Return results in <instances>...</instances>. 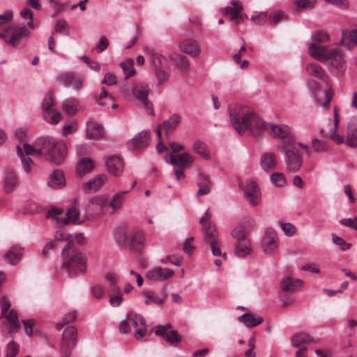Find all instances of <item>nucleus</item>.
Listing matches in <instances>:
<instances>
[{"mask_svg":"<svg viewBox=\"0 0 357 357\" xmlns=\"http://www.w3.org/2000/svg\"><path fill=\"white\" fill-rule=\"evenodd\" d=\"M229 114L232 126L239 135L248 131L252 135L258 137L268 131V124L264 122L255 112L245 106L231 105Z\"/></svg>","mask_w":357,"mask_h":357,"instance_id":"nucleus-1","label":"nucleus"},{"mask_svg":"<svg viewBox=\"0 0 357 357\" xmlns=\"http://www.w3.org/2000/svg\"><path fill=\"white\" fill-rule=\"evenodd\" d=\"M37 144L43 149V155L52 164L59 165L64 161L67 148L63 142L51 137H43L38 139Z\"/></svg>","mask_w":357,"mask_h":357,"instance_id":"nucleus-2","label":"nucleus"},{"mask_svg":"<svg viewBox=\"0 0 357 357\" xmlns=\"http://www.w3.org/2000/svg\"><path fill=\"white\" fill-rule=\"evenodd\" d=\"M61 256L63 264L70 275L85 271L86 257L74 249L73 243H67L63 248Z\"/></svg>","mask_w":357,"mask_h":357,"instance_id":"nucleus-3","label":"nucleus"},{"mask_svg":"<svg viewBox=\"0 0 357 357\" xmlns=\"http://www.w3.org/2000/svg\"><path fill=\"white\" fill-rule=\"evenodd\" d=\"M2 300L1 312L3 314L4 320L2 321L1 330L2 335L7 337L8 334L17 333L20 328V324L17 313L13 310H11L8 313H6L10 308V303L5 296L2 298Z\"/></svg>","mask_w":357,"mask_h":357,"instance_id":"nucleus-4","label":"nucleus"},{"mask_svg":"<svg viewBox=\"0 0 357 357\" xmlns=\"http://www.w3.org/2000/svg\"><path fill=\"white\" fill-rule=\"evenodd\" d=\"M280 151L284 154L287 170L291 172L299 171L303 165V154L295 146V144L291 146H284Z\"/></svg>","mask_w":357,"mask_h":357,"instance_id":"nucleus-5","label":"nucleus"},{"mask_svg":"<svg viewBox=\"0 0 357 357\" xmlns=\"http://www.w3.org/2000/svg\"><path fill=\"white\" fill-rule=\"evenodd\" d=\"M86 218L92 215H100L109 211V201L105 196H96L88 201L86 204Z\"/></svg>","mask_w":357,"mask_h":357,"instance_id":"nucleus-6","label":"nucleus"},{"mask_svg":"<svg viewBox=\"0 0 357 357\" xmlns=\"http://www.w3.org/2000/svg\"><path fill=\"white\" fill-rule=\"evenodd\" d=\"M268 131H271L275 137L282 140L281 144L278 146V150L284 146H291L295 143L294 138L291 135V128L287 125L269 123Z\"/></svg>","mask_w":357,"mask_h":357,"instance_id":"nucleus-7","label":"nucleus"},{"mask_svg":"<svg viewBox=\"0 0 357 357\" xmlns=\"http://www.w3.org/2000/svg\"><path fill=\"white\" fill-rule=\"evenodd\" d=\"M9 37L6 39V43L15 48H22L25 45L23 40L30 34V29L27 26H15L8 29Z\"/></svg>","mask_w":357,"mask_h":357,"instance_id":"nucleus-8","label":"nucleus"},{"mask_svg":"<svg viewBox=\"0 0 357 357\" xmlns=\"http://www.w3.org/2000/svg\"><path fill=\"white\" fill-rule=\"evenodd\" d=\"M54 105V101L52 94H47L42 103L44 119L49 123L57 124L62 119V114L52 108Z\"/></svg>","mask_w":357,"mask_h":357,"instance_id":"nucleus-9","label":"nucleus"},{"mask_svg":"<svg viewBox=\"0 0 357 357\" xmlns=\"http://www.w3.org/2000/svg\"><path fill=\"white\" fill-rule=\"evenodd\" d=\"M204 241L209 244L212 254L214 256H221L220 243L218 239V233L215 226H204Z\"/></svg>","mask_w":357,"mask_h":357,"instance_id":"nucleus-10","label":"nucleus"},{"mask_svg":"<svg viewBox=\"0 0 357 357\" xmlns=\"http://www.w3.org/2000/svg\"><path fill=\"white\" fill-rule=\"evenodd\" d=\"M238 185L243 189L245 197L250 204L256 206L259 204L260 193L255 181L252 180H247L245 183L239 181Z\"/></svg>","mask_w":357,"mask_h":357,"instance_id":"nucleus-11","label":"nucleus"},{"mask_svg":"<svg viewBox=\"0 0 357 357\" xmlns=\"http://www.w3.org/2000/svg\"><path fill=\"white\" fill-rule=\"evenodd\" d=\"M128 314L131 327L135 328V337L138 340H142L147 333V325L144 317L132 312Z\"/></svg>","mask_w":357,"mask_h":357,"instance_id":"nucleus-12","label":"nucleus"},{"mask_svg":"<svg viewBox=\"0 0 357 357\" xmlns=\"http://www.w3.org/2000/svg\"><path fill=\"white\" fill-rule=\"evenodd\" d=\"M328 61L330 62L331 70L333 73L337 75H342L344 73L347 64L339 49L333 48L331 50V54Z\"/></svg>","mask_w":357,"mask_h":357,"instance_id":"nucleus-13","label":"nucleus"},{"mask_svg":"<svg viewBox=\"0 0 357 357\" xmlns=\"http://www.w3.org/2000/svg\"><path fill=\"white\" fill-rule=\"evenodd\" d=\"M151 142L150 131L143 130L135 135L127 142L128 148L132 151H141L146 148Z\"/></svg>","mask_w":357,"mask_h":357,"instance_id":"nucleus-14","label":"nucleus"},{"mask_svg":"<svg viewBox=\"0 0 357 357\" xmlns=\"http://www.w3.org/2000/svg\"><path fill=\"white\" fill-rule=\"evenodd\" d=\"M261 244L265 254L273 253L278 247V237L276 231L272 228L266 229Z\"/></svg>","mask_w":357,"mask_h":357,"instance_id":"nucleus-15","label":"nucleus"},{"mask_svg":"<svg viewBox=\"0 0 357 357\" xmlns=\"http://www.w3.org/2000/svg\"><path fill=\"white\" fill-rule=\"evenodd\" d=\"M165 161L174 165V167L186 169L192 165L194 158L188 153L177 155L172 153L169 156L165 157Z\"/></svg>","mask_w":357,"mask_h":357,"instance_id":"nucleus-16","label":"nucleus"},{"mask_svg":"<svg viewBox=\"0 0 357 357\" xmlns=\"http://www.w3.org/2000/svg\"><path fill=\"white\" fill-rule=\"evenodd\" d=\"M132 93L136 98H137L145 107L150 111L152 115H154V111L152 105L149 102L147 96L149 93V87L146 84H139L135 85L132 89Z\"/></svg>","mask_w":357,"mask_h":357,"instance_id":"nucleus-17","label":"nucleus"},{"mask_svg":"<svg viewBox=\"0 0 357 357\" xmlns=\"http://www.w3.org/2000/svg\"><path fill=\"white\" fill-rule=\"evenodd\" d=\"M243 10L241 3L238 0H231V6H227L221 9L222 15L231 14V20L236 24L244 21L243 15L241 13Z\"/></svg>","mask_w":357,"mask_h":357,"instance_id":"nucleus-18","label":"nucleus"},{"mask_svg":"<svg viewBox=\"0 0 357 357\" xmlns=\"http://www.w3.org/2000/svg\"><path fill=\"white\" fill-rule=\"evenodd\" d=\"M308 53L318 61L326 62L331 54V50H328L326 46L310 43L308 46Z\"/></svg>","mask_w":357,"mask_h":357,"instance_id":"nucleus-19","label":"nucleus"},{"mask_svg":"<svg viewBox=\"0 0 357 357\" xmlns=\"http://www.w3.org/2000/svg\"><path fill=\"white\" fill-rule=\"evenodd\" d=\"M259 164L261 169L266 172H270L278 166V157L273 152H265L261 155Z\"/></svg>","mask_w":357,"mask_h":357,"instance_id":"nucleus-20","label":"nucleus"},{"mask_svg":"<svg viewBox=\"0 0 357 357\" xmlns=\"http://www.w3.org/2000/svg\"><path fill=\"white\" fill-rule=\"evenodd\" d=\"M179 50L191 56L195 57L201 53V46L198 40L189 38L183 40L179 45Z\"/></svg>","mask_w":357,"mask_h":357,"instance_id":"nucleus-21","label":"nucleus"},{"mask_svg":"<svg viewBox=\"0 0 357 357\" xmlns=\"http://www.w3.org/2000/svg\"><path fill=\"white\" fill-rule=\"evenodd\" d=\"M24 248L20 245H13L10 247L3 258L12 266L17 264L22 259Z\"/></svg>","mask_w":357,"mask_h":357,"instance_id":"nucleus-22","label":"nucleus"},{"mask_svg":"<svg viewBox=\"0 0 357 357\" xmlns=\"http://www.w3.org/2000/svg\"><path fill=\"white\" fill-rule=\"evenodd\" d=\"M107 181V177L105 174H99L89 179L84 185L83 188L86 192H96L106 183Z\"/></svg>","mask_w":357,"mask_h":357,"instance_id":"nucleus-23","label":"nucleus"},{"mask_svg":"<svg viewBox=\"0 0 357 357\" xmlns=\"http://www.w3.org/2000/svg\"><path fill=\"white\" fill-rule=\"evenodd\" d=\"M340 44L351 50L354 45H357V29H343Z\"/></svg>","mask_w":357,"mask_h":357,"instance_id":"nucleus-24","label":"nucleus"},{"mask_svg":"<svg viewBox=\"0 0 357 357\" xmlns=\"http://www.w3.org/2000/svg\"><path fill=\"white\" fill-rule=\"evenodd\" d=\"M346 144L350 147L357 146V117L351 118L348 123Z\"/></svg>","mask_w":357,"mask_h":357,"instance_id":"nucleus-25","label":"nucleus"},{"mask_svg":"<svg viewBox=\"0 0 357 357\" xmlns=\"http://www.w3.org/2000/svg\"><path fill=\"white\" fill-rule=\"evenodd\" d=\"M108 172L114 176H119L123 170L124 162L119 156H112L106 162Z\"/></svg>","mask_w":357,"mask_h":357,"instance_id":"nucleus-26","label":"nucleus"},{"mask_svg":"<svg viewBox=\"0 0 357 357\" xmlns=\"http://www.w3.org/2000/svg\"><path fill=\"white\" fill-rule=\"evenodd\" d=\"M18 178L16 174L10 170L4 172L3 190L6 193L15 190L18 186Z\"/></svg>","mask_w":357,"mask_h":357,"instance_id":"nucleus-27","label":"nucleus"},{"mask_svg":"<svg viewBox=\"0 0 357 357\" xmlns=\"http://www.w3.org/2000/svg\"><path fill=\"white\" fill-rule=\"evenodd\" d=\"M340 119H339V115L337 114V107H334V128L333 130H331L330 132H325L324 130H321L320 132L324 135L326 137H329L333 141H334L336 144H340L343 143L344 138L342 136L340 135L337 133V130L338 129V125H339Z\"/></svg>","mask_w":357,"mask_h":357,"instance_id":"nucleus-28","label":"nucleus"},{"mask_svg":"<svg viewBox=\"0 0 357 357\" xmlns=\"http://www.w3.org/2000/svg\"><path fill=\"white\" fill-rule=\"evenodd\" d=\"M181 121V116L178 114H174L161 124V127L162 128V130H165L167 137H169V136L174 132Z\"/></svg>","mask_w":357,"mask_h":357,"instance_id":"nucleus-29","label":"nucleus"},{"mask_svg":"<svg viewBox=\"0 0 357 357\" xmlns=\"http://www.w3.org/2000/svg\"><path fill=\"white\" fill-rule=\"evenodd\" d=\"M317 86V83L315 82L308 84L309 89L313 95L317 105L326 107L333 99V92L331 89L326 91L324 92L325 100L322 101L319 98V94L316 92Z\"/></svg>","mask_w":357,"mask_h":357,"instance_id":"nucleus-30","label":"nucleus"},{"mask_svg":"<svg viewBox=\"0 0 357 357\" xmlns=\"http://www.w3.org/2000/svg\"><path fill=\"white\" fill-rule=\"evenodd\" d=\"M78 202V198H74L73 205L68 208L66 213V218L64 220V223L66 225L70 222L73 224H80L82 222V220H80V213L76 207Z\"/></svg>","mask_w":357,"mask_h":357,"instance_id":"nucleus-31","label":"nucleus"},{"mask_svg":"<svg viewBox=\"0 0 357 357\" xmlns=\"http://www.w3.org/2000/svg\"><path fill=\"white\" fill-rule=\"evenodd\" d=\"M61 105L63 110L69 116H74L78 111L82 109L79 101L74 98L66 99Z\"/></svg>","mask_w":357,"mask_h":357,"instance_id":"nucleus-32","label":"nucleus"},{"mask_svg":"<svg viewBox=\"0 0 357 357\" xmlns=\"http://www.w3.org/2000/svg\"><path fill=\"white\" fill-rule=\"evenodd\" d=\"M281 289L285 292H293L298 291L303 284L301 280H294L290 277H284L281 280Z\"/></svg>","mask_w":357,"mask_h":357,"instance_id":"nucleus-33","label":"nucleus"},{"mask_svg":"<svg viewBox=\"0 0 357 357\" xmlns=\"http://www.w3.org/2000/svg\"><path fill=\"white\" fill-rule=\"evenodd\" d=\"M238 321L248 328H253L261 324L264 319L261 316L253 313H245L238 317Z\"/></svg>","mask_w":357,"mask_h":357,"instance_id":"nucleus-34","label":"nucleus"},{"mask_svg":"<svg viewBox=\"0 0 357 357\" xmlns=\"http://www.w3.org/2000/svg\"><path fill=\"white\" fill-rule=\"evenodd\" d=\"M104 135V130L101 125L93 123L88 124L86 128V136L89 139H98Z\"/></svg>","mask_w":357,"mask_h":357,"instance_id":"nucleus-35","label":"nucleus"},{"mask_svg":"<svg viewBox=\"0 0 357 357\" xmlns=\"http://www.w3.org/2000/svg\"><path fill=\"white\" fill-rule=\"evenodd\" d=\"M93 168V161L89 158H83L77 164V173L79 176H83L91 172Z\"/></svg>","mask_w":357,"mask_h":357,"instance_id":"nucleus-36","label":"nucleus"},{"mask_svg":"<svg viewBox=\"0 0 357 357\" xmlns=\"http://www.w3.org/2000/svg\"><path fill=\"white\" fill-rule=\"evenodd\" d=\"M251 252V245L250 241L247 238H241L236 242L235 254L238 257H243L249 255Z\"/></svg>","mask_w":357,"mask_h":357,"instance_id":"nucleus-37","label":"nucleus"},{"mask_svg":"<svg viewBox=\"0 0 357 357\" xmlns=\"http://www.w3.org/2000/svg\"><path fill=\"white\" fill-rule=\"evenodd\" d=\"M50 187L52 188H60L66 185V181L63 172L61 170H55L50 175L48 182Z\"/></svg>","mask_w":357,"mask_h":357,"instance_id":"nucleus-38","label":"nucleus"},{"mask_svg":"<svg viewBox=\"0 0 357 357\" xmlns=\"http://www.w3.org/2000/svg\"><path fill=\"white\" fill-rule=\"evenodd\" d=\"M168 58L169 59L175 63L176 68L181 73L188 72L190 68V64L188 60L185 57L176 54H173L169 55Z\"/></svg>","mask_w":357,"mask_h":357,"instance_id":"nucleus-39","label":"nucleus"},{"mask_svg":"<svg viewBox=\"0 0 357 357\" xmlns=\"http://www.w3.org/2000/svg\"><path fill=\"white\" fill-rule=\"evenodd\" d=\"M129 190L118 192L114 195L112 200L109 202V206L112 208L111 213L121 208L122 204L125 199V195Z\"/></svg>","mask_w":357,"mask_h":357,"instance_id":"nucleus-40","label":"nucleus"},{"mask_svg":"<svg viewBox=\"0 0 357 357\" xmlns=\"http://www.w3.org/2000/svg\"><path fill=\"white\" fill-rule=\"evenodd\" d=\"M192 150L204 159H210L209 149L206 143L199 140L195 142L192 144Z\"/></svg>","mask_w":357,"mask_h":357,"instance_id":"nucleus-41","label":"nucleus"},{"mask_svg":"<svg viewBox=\"0 0 357 357\" xmlns=\"http://www.w3.org/2000/svg\"><path fill=\"white\" fill-rule=\"evenodd\" d=\"M63 340L65 342L68 343V347L70 344L74 347L77 342V329L74 326L67 327L63 333Z\"/></svg>","mask_w":357,"mask_h":357,"instance_id":"nucleus-42","label":"nucleus"},{"mask_svg":"<svg viewBox=\"0 0 357 357\" xmlns=\"http://www.w3.org/2000/svg\"><path fill=\"white\" fill-rule=\"evenodd\" d=\"M306 72L317 79H322L325 77V72L322 67L315 63H308L305 67Z\"/></svg>","mask_w":357,"mask_h":357,"instance_id":"nucleus-43","label":"nucleus"},{"mask_svg":"<svg viewBox=\"0 0 357 357\" xmlns=\"http://www.w3.org/2000/svg\"><path fill=\"white\" fill-rule=\"evenodd\" d=\"M38 142V139L35 142L33 146L26 143L24 144L23 149L26 155H32L39 158L43 155V149L37 144Z\"/></svg>","mask_w":357,"mask_h":357,"instance_id":"nucleus-44","label":"nucleus"},{"mask_svg":"<svg viewBox=\"0 0 357 357\" xmlns=\"http://www.w3.org/2000/svg\"><path fill=\"white\" fill-rule=\"evenodd\" d=\"M16 149L17 154L21 159L24 170L26 173L30 172L31 170V167L33 165V160L30 158L26 156L24 154L22 149L21 148L20 145H17Z\"/></svg>","mask_w":357,"mask_h":357,"instance_id":"nucleus-45","label":"nucleus"},{"mask_svg":"<svg viewBox=\"0 0 357 357\" xmlns=\"http://www.w3.org/2000/svg\"><path fill=\"white\" fill-rule=\"evenodd\" d=\"M167 59L159 54V53H153L151 56V62L153 66V68H166Z\"/></svg>","mask_w":357,"mask_h":357,"instance_id":"nucleus-46","label":"nucleus"},{"mask_svg":"<svg viewBox=\"0 0 357 357\" xmlns=\"http://www.w3.org/2000/svg\"><path fill=\"white\" fill-rule=\"evenodd\" d=\"M145 240L141 232L134 234L131 238L130 246L134 250H139L144 245Z\"/></svg>","mask_w":357,"mask_h":357,"instance_id":"nucleus-47","label":"nucleus"},{"mask_svg":"<svg viewBox=\"0 0 357 357\" xmlns=\"http://www.w3.org/2000/svg\"><path fill=\"white\" fill-rule=\"evenodd\" d=\"M311 40L312 43H323L330 40V36L325 31H316L312 33Z\"/></svg>","mask_w":357,"mask_h":357,"instance_id":"nucleus-48","label":"nucleus"},{"mask_svg":"<svg viewBox=\"0 0 357 357\" xmlns=\"http://www.w3.org/2000/svg\"><path fill=\"white\" fill-rule=\"evenodd\" d=\"M312 342V338L307 333H299L294 335L291 338L293 346L298 347L302 344L310 343Z\"/></svg>","mask_w":357,"mask_h":357,"instance_id":"nucleus-49","label":"nucleus"},{"mask_svg":"<svg viewBox=\"0 0 357 357\" xmlns=\"http://www.w3.org/2000/svg\"><path fill=\"white\" fill-rule=\"evenodd\" d=\"M143 294L146 298V299L144 301L146 305H149L150 303H153L157 305H161L165 301V297H160L155 295L153 291H144Z\"/></svg>","mask_w":357,"mask_h":357,"instance_id":"nucleus-50","label":"nucleus"},{"mask_svg":"<svg viewBox=\"0 0 357 357\" xmlns=\"http://www.w3.org/2000/svg\"><path fill=\"white\" fill-rule=\"evenodd\" d=\"M271 181L273 185L278 188H282L287 184L284 175L280 172L272 174L271 176Z\"/></svg>","mask_w":357,"mask_h":357,"instance_id":"nucleus-51","label":"nucleus"},{"mask_svg":"<svg viewBox=\"0 0 357 357\" xmlns=\"http://www.w3.org/2000/svg\"><path fill=\"white\" fill-rule=\"evenodd\" d=\"M77 317V312L75 310L66 314L62 318V321L56 324V328L61 330L65 325L74 321Z\"/></svg>","mask_w":357,"mask_h":357,"instance_id":"nucleus-52","label":"nucleus"},{"mask_svg":"<svg viewBox=\"0 0 357 357\" xmlns=\"http://www.w3.org/2000/svg\"><path fill=\"white\" fill-rule=\"evenodd\" d=\"M120 66L125 74L126 79L130 77L135 74V71L133 68V61L132 59L122 62Z\"/></svg>","mask_w":357,"mask_h":357,"instance_id":"nucleus-53","label":"nucleus"},{"mask_svg":"<svg viewBox=\"0 0 357 357\" xmlns=\"http://www.w3.org/2000/svg\"><path fill=\"white\" fill-rule=\"evenodd\" d=\"M153 70L159 84L167 81L169 73L166 68H154Z\"/></svg>","mask_w":357,"mask_h":357,"instance_id":"nucleus-54","label":"nucleus"},{"mask_svg":"<svg viewBox=\"0 0 357 357\" xmlns=\"http://www.w3.org/2000/svg\"><path fill=\"white\" fill-rule=\"evenodd\" d=\"M298 9H311L314 6L316 0H292Z\"/></svg>","mask_w":357,"mask_h":357,"instance_id":"nucleus-55","label":"nucleus"},{"mask_svg":"<svg viewBox=\"0 0 357 357\" xmlns=\"http://www.w3.org/2000/svg\"><path fill=\"white\" fill-rule=\"evenodd\" d=\"M168 343L172 345H177L181 342V337L176 331H169L164 338Z\"/></svg>","mask_w":357,"mask_h":357,"instance_id":"nucleus-56","label":"nucleus"},{"mask_svg":"<svg viewBox=\"0 0 357 357\" xmlns=\"http://www.w3.org/2000/svg\"><path fill=\"white\" fill-rule=\"evenodd\" d=\"M106 280L109 282V289L112 293L119 292V288L116 285L117 277L114 273H107L105 275Z\"/></svg>","mask_w":357,"mask_h":357,"instance_id":"nucleus-57","label":"nucleus"},{"mask_svg":"<svg viewBox=\"0 0 357 357\" xmlns=\"http://www.w3.org/2000/svg\"><path fill=\"white\" fill-rule=\"evenodd\" d=\"M158 272L159 280H167L171 278L174 274L172 269L167 268H163L162 267H158Z\"/></svg>","mask_w":357,"mask_h":357,"instance_id":"nucleus-58","label":"nucleus"},{"mask_svg":"<svg viewBox=\"0 0 357 357\" xmlns=\"http://www.w3.org/2000/svg\"><path fill=\"white\" fill-rule=\"evenodd\" d=\"M74 78L73 73H66L60 75L58 77V80L60 83L66 86H70Z\"/></svg>","mask_w":357,"mask_h":357,"instance_id":"nucleus-59","label":"nucleus"},{"mask_svg":"<svg viewBox=\"0 0 357 357\" xmlns=\"http://www.w3.org/2000/svg\"><path fill=\"white\" fill-rule=\"evenodd\" d=\"M19 345L15 342L11 341L7 345L5 357H14L19 352Z\"/></svg>","mask_w":357,"mask_h":357,"instance_id":"nucleus-60","label":"nucleus"},{"mask_svg":"<svg viewBox=\"0 0 357 357\" xmlns=\"http://www.w3.org/2000/svg\"><path fill=\"white\" fill-rule=\"evenodd\" d=\"M210 181H204L202 182H199L197 185L199 187V190L197 192V196L206 195L210 192L209 188Z\"/></svg>","mask_w":357,"mask_h":357,"instance_id":"nucleus-61","label":"nucleus"},{"mask_svg":"<svg viewBox=\"0 0 357 357\" xmlns=\"http://www.w3.org/2000/svg\"><path fill=\"white\" fill-rule=\"evenodd\" d=\"M20 15L25 20H28L27 24L25 26H31L33 24V13L29 8H24L21 12Z\"/></svg>","mask_w":357,"mask_h":357,"instance_id":"nucleus-62","label":"nucleus"},{"mask_svg":"<svg viewBox=\"0 0 357 357\" xmlns=\"http://www.w3.org/2000/svg\"><path fill=\"white\" fill-rule=\"evenodd\" d=\"M244 231H245L244 227L242 225H238L232 230L231 236L234 239H236V241L237 242L238 240H241V238H246L244 234Z\"/></svg>","mask_w":357,"mask_h":357,"instance_id":"nucleus-63","label":"nucleus"},{"mask_svg":"<svg viewBox=\"0 0 357 357\" xmlns=\"http://www.w3.org/2000/svg\"><path fill=\"white\" fill-rule=\"evenodd\" d=\"M250 20L257 24H263L266 22L267 13L265 12L255 13V15L251 17Z\"/></svg>","mask_w":357,"mask_h":357,"instance_id":"nucleus-64","label":"nucleus"}]
</instances>
